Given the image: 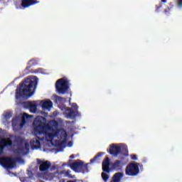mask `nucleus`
Returning <instances> with one entry per match:
<instances>
[{"instance_id":"nucleus-1","label":"nucleus","mask_w":182,"mask_h":182,"mask_svg":"<svg viewBox=\"0 0 182 182\" xmlns=\"http://www.w3.org/2000/svg\"><path fill=\"white\" fill-rule=\"evenodd\" d=\"M47 129L46 119L43 117H37L34 120V135L36 137L30 141L32 149H41V141H43L45 137H39L38 136L46 134Z\"/></svg>"},{"instance_id":"nucleus-2","label":"nucleus","mask_w":182,"mask_h":182,"mask_svg":"<svg viewBox=\"0 0 182 182\" xmlns=\"http://www.w3.org/2000/svg\"><path fill=\"white\" fill-rule=\"evenodd\" d=\"M39 79L34 75H28L23 80V100H27L32 97L38 88Z\"/></svg>"},{"instance_id":"nucleus-3","label":"nucleus","mask_w":182,"mask_h":182,"mask_svg":"<svg viewBox=\"0 0 182 182\" xmlns=\"http://www.w3.org/2000/svg\"><path fill=\"white\" fill-rule=\"evenodd\" d=\"M55 88L60 95H65L69 90V81L65 78L59 79L55 82Z\"/></svg>"},{"instance_id":"nucleus-4","label":"nucleus","mask_w":182,"mask_h":182,"mask_svg":"<svg viewBox=\"0 0 182 182\" xmlns=\"http://www.w3.org/2000/svg\"><path fill=\"white\" fill-rule=\"evenodd\" d=\"M139 172L140 169L139 168V165L134 163L129 164L127 166L125 169L127 176H137Z\"/></svg>"},{"instance_id":"nucleus-5","label":"nucleus","mask_w":182,"mask_h":182,"mask_svg":"<svg viewBox=\"0 0 182 182\" xmlns=\"http://www.w3.org/2000/svg\"><path fill=\"white\" fill-rule=\"evenodd\" d=\"M103 156V152H98L93 159H90V163H87L85 164L84 162H82V166L80 171V173H89V168L87 167L89 164H92L94 162L96 161V160H100V157Z\"/></svg>"},{"instance_id":"nucleus-6","label":"nucleus","mask_w":182,"mask_h":182,"mask_svg":"<svg viewBox=\"0 0 182 182\" xmlns=\"http://www.w3.org/2000/svg\"><path fill=\"white\" fill-rule=\"evenodd\" d=\"M0 164L6 170H11L15 167V162L11 158H1Z\"/></svg>"},{"instance_id":"nucleus-7","label":"nucleus","mask_w":182,"mask_h":182,"mask_svg":"<svg viewBox=\"0 0 182 182\" xmlns=\"http://www.w3.org/2000/svg\"><path fill=\"white\" fill-rule=\"evenodd\" d=\"M23 108L28 109L31 113H36V111L38 110V105L32 101H26L23 102Z\"/></svg>"},{"instance_id":"nucleus-8","label":"nucleus","mask_w":182,"mask_h":182,"mask_svg":"<svg viewBox=\"0 0 182 182\" xmlns=\"http://www.w3.org/2000/svg\"><path fill=\"white\" fill-rule=\"evenodd\" d=\"M122 153V146L116 144H112L109 146V154L112 156H119Z\"/></svg>"},{"instance_id":"nucleus-9","label":"nucleus","mask_w":182,"mask_h":182,"mask_svg":"<svg viewBox=\"0 0 182 182\" xmlns=\"http://www.w3.org/2000/svg\"><path fill=\"white\" fill-rule=\"evenodd\" d=\"M37 163L38 164H40V171H48L50 168V166H52V164L49 161H42L41 159H37Z\"/></svg>"},{"instance_id":"nucleus-10","label":"nucleus","mask_w":182,"mask_h":182,"mask_svg":"<svg viewBox=\"0 0 182 182\" xmlns=\"http://www.w3.org/2000/svg\"><path fill=\"white\" fill-rule=\"evenodd\" d=\"M70 167L73 171H75V173H80V170H82V167H83V161L78 159L77 161L70 164Z\"/></svg>"},{"instance_id":"nucleus-11","label":"nucleus","mask_w":182,"mask_h":182,"mask_svg":"<svg viewBox=\"0 0 182 182\" xmlns=\"http://www.w3.org/2000/svg\"><path fill=\"white\" fill-rule=\"evenodd\" d=\"M60 139H63L62 140H58L55 141V144L57 147H63L65 146V140L68 139V133L66 131L63 130L60 134Z\"/></svg>"},{"instance_id":"nucleus-12","label":"nucleus","mask_w":182,"mask_h":182,"mask_svg":"<svg viewBox=\"0 0 182 182\" xmlns=\"http://www.w3.org/2000/svg\"><path fill=\"white\" fill-rule=\"evenodd\" d=\"M102 171L110 173V159L109 157H106L102 161Z\"/></svg>"},{"instance_id":"nucleus-13","label":"nucleus","mask_w":182,"mask_h":182,"mask_svg":"<svg viewBox=\"0 0 182 182\" xmlns=\"http://www.w3.org/2000/svg\"><path fill=\"white\" fill-rule=\"evenodd\" d=\"M66 112H69V113L66 114L68 119H75L76 116H80V113L78 111H73V109L70 107H67Z\"/></svg>"},{"instance_id":"nucleus-14","label":"nucleus","mask_w":182,"mask_h":182,"mask_svg":"<svg viewBox=\"0 0 182 182\" xmlns=\"http://www.w3.org/2000/svg\"><path fill=\"white\" fill-rule=\"evenodd\" d=\"M12 144V141L9 139H1L0 140V154H2V151L4 150V147H6L8 146H11Z\"/></svg>"},{"instance_id":"nucleus-15","label":"nucleus","mask_w":182,"mask_h":182,"mask_svg":"<svg viewBox=\"0 0 182 182\" xmlns=\"http://www.w3.org/2000/svg\"><path fill=\"white\" fill-rule=\"evenodd\" d=\"M41 105L43 110H49L53 107V102L50 100L41 101Z\"/></svg>"},{"instance_id":"nucleus-16","label":"nucleus","mask_w":182,"mask_h":182,"mask_svg":"<svg viewBox=\"0 0 182 182\" xmlns=\"http://www.w3.org/2000/svg\"><path fill=\"white\" fill-rule=\"evenodd\" d=\"M123 168V161L120 160H116L111 166L112 170H115V171H119Z\"/></svg>"},{"instance_id":"nucleus-17","label":"nucleus","mask_w":182,"mask_h":182,"mask_svg":"<svg viewBox=\"0 0 182 182\" xmlns=\"http://www.w3.org/2000/svg\"><path fill=\"white\" fill-rule=\"evenodd\" d=\"M36 65H38V61L36 59H31L28 62V66L24 70L26 75H29V73H33L32 71H28V69H31L32 66H36Z\"/></svg>"},{"instance_id":"nucleus-18","label":"nucleus","mask_w":182,"mask_h":182,"mask_svg":"<svg viewBox=\"0 0 182 182\" xmlns=\"http://www.w3.org/2000/svg\"><path fill=\"white\" fill-rule=\"evenodd\" d=\"M16 99H22L23 97V84L21 82L16 92Z\"/></svg>"},{"instance_id":"nucleus-19","label":"nucleus","mask_w":182,"mask_h":182,"mask_svg":"<svg viewBox=\"0 0 182 182\" xmlns=\"http://www.w3.org/2000/svg\"><path fill=\"white\" fill-rule=\"evenodd\" d=\"M38 1L36 0H23V8H28V6H32V5H36Z\"/></svg>"},{"instance_id":"nucleus-20","label":"nucleus","mask_w":182,"mask_h":182,"mask_svg":"<svg viewBox=\"0 0 182 182\" xmlns=\"http://www.w3.org/2000/svg\"><path fill=\"white\" fill-rule=\"evenodd\" d=\"M122 177H123V173L118 172L114 173L112 180H114V182H119L122 180Z\"/></svg>"},{"instance_id":"nucleus-21","label":"nucleus","mask_w":182,"mask_h":182,"mask_svg":"<svg viewBox=\"0 0 182 182\" xmlns=\"http://www.w3.org/2000/svg\"><path fill=\"white\" fill-rule=\"evenodd\" d=\"M56 136H58V132H56L55 134H53V133L47 134V137H48L49 140H53L55 137H56Z\"/></svg>"},{"instance_id":"nucleus-22","label":"nucleus","mask_w":182,"mask_h":182,"mask_svg":"<svg viewBox=\"0 0 182 182\" xmlns=\"http://www.w3.org/2000/svg\"><path fill=\"white\" fill-rule=\"evenodd\" d=\"M32 117H33V115H30L26 112H23V124H25V123H26V121L25 120V119H32Z\"/></svg>"},{"instance_id":"nucleus-23","label":"nucleus","mask_w":182,"mask_h":182,"mask_svg":"<svg viewBox=\"0 0 182 182\" xmlns=\"http://www.w3.org/2000/svg\"><path fill=\"white\" fill-rule=\"evenodd\" d=\"M101 176H102V180H104L105 182L109 180V175H107V173L102 172Z\"/></svg>"},{"instance_id":"nucleus-24","label":"nucleus","mask_w":182,"mask_h":182,"mask_svg":"<svg viewBox=\"0 0 182 182\" xmlns=\"http://www.w3.org/2000/svg\"><path fill=\"white\" fill-rule=\"evenodd\" d=\"M121 151H123L124 153H129V149H127V146L126 145L121 146Z\"/></svg>"},{"instance_id":"nucleus-25","label":"nucleus","mask_w":182,"mask_h":182,"mask_svg":"<svg viewBox=\"0 0 182 182\" xmlns=\"http://www.w3.org/2000/svg\"><path fill=\"white\" fill-rule=\"evenodd\" d=\"M64 174H65V177H69L70 178H73V177H72V176H70V170L64 171Z\"/></svg>"},{"instance_id":"nucleus-26","label":"nucleus","mask_w":182,"mask_h":182,"mask_svg":"<svg viewBox=\"0 0 182 182\" xmlns=\"http://www.w3.org/2000/svg\"><path fill=\"white\" fill-rule=\"evenodd\" d=\"M2 122L4 124H5L6 126V124H8V117H4L2 119Z\"/></svg>"},{"instance_id":"nucleus-27","label":"nucleus","mask_w":182,"mask_h":182,"mask_svg":"<svg viewBox=\"0 0 182 182\" xmlns=\"http://www.w3.org/2000/svg\"><path fill=\"white\" fill-rule=\"evenodd\" d=\"M171 11V8H167L166 9L164 10V14L166 15H168V14H170V12Z\"/></svg>"},{"instance_id":"nucleus-28","label":"nucleus","mask_w":182,"mask_h":182,"mask_svg":"<svg viewBox=\"0 0 182 182\" xmlns=\"http://www.w3.org/2000/svg\"><path fill=\"white\" fill-rule=\"evenodd\" d=\"M72 107H73V109H75V110L77 112V109H79V107L77 106V104H76V103H73Z\"/></svg>"},{"instance_id":"nucleus-29","label":"nucleus","mask_w":182,"mask_h":182,"mask_svg":"<svg viewBox=\"0 0 182 182\" xmlns=\"http://www.w3.org/2000/svg\"><path fill=\"white\" fill-rule=\"evenodd\" d=\"M161 6H163L161 4H159L158 6L156 5V11L159 12V9H160V8H161Z\"/></svg>"},{"instance_id":"nucleus-30","label":"nucleus","mask_w":182,"mask_h":182,"mask_svg":"<svg viewBox=\"0 0 182 182\" xmlns=\"http://www.w3.org/2000/svg\"><path fill=\"white\" fill-rule=\"evenodd\" d=\"M131 159L132 160H137V155L136 154L131 155Z\"/></svg>"},{"instance_id":"nucleus-31","label":"nucleus","mask_w":182,"mask_h":182,"mask_svg":"<svg viewBox=\"0 0 182 182\" xmlns=\"http://www.w3.org/2000/svg\"><path fill=\"white\" fill-rule=\"evenodd\" d=\"M56 100H58V102H62V100H63V97L58 96L56 97Z\"/></svg>"},{"instance_id":"nucleus-32","label":"nucleus","mask_w":182,"mask_h":182,"mask_svg":"<svg viewBox=\"0 0 182 182\" xmlns=\"http://www.w3.org/2000/svg\"><path fill=\"white\" fill-rule=\"evenodd\" d=\"M178 6H182V0H178Z\"/></svg>"},{"instance_id":"nucleus-33","label":"nucleus","mask_w":182,"mask_h":182,"mask_svg":"<svg viewBox=\"0 0 182 182\" xmlns=\"http://www.w3.org/2000/svg\"><path fill=\"white\" fill-rule=\"evenodd\" d=\"M73 145V143H72V141H69V142H68V146H69L70 147H72Z\"/></svg>"},{"instance_id":"nucleus-34","label":"nucleus","mask_w":182,"mask_h":182,"mask_svg":"<svg viewBox=\"0 0 182 182\" xmlns=\"http://www.w3.org/2000/svg\"><path fill=\"white\" fill-rule=\"evenodd\" d=\"M70 159H75V154H72L70 156Z\"/></svg>"},{"instance_id":"nucleus-35","label":"nucleus","mask_w":182,"mask_h":182,"mask_svg":"<svg viewBox=\"0 0 182 182\" xmlns=\"http://www.w3.org/2000/svg\"><path fill=\"white\" fill-rule=\"evenodd\" d=\"M161 2H164V4H166V2H167V0H161Z\"/></svg>"},{"instance_id":"nucleus-36","label":"nucleus","mask_w":182,"mask_h":182,"mask_svg":"<svg viewBox=\"0 0 182 182\" xmlns=\"http://www.w3.org/2000/svg\"><path fill=\"white\" fill-rule=\"evenodd\" d=\"M21 122H22V123L23 122V115L21 116Z\"/></svg>"},{"instance_id":"nucleus-37","label":"nucleus","mask_w":182,"mask_h":182,"mask_svg":"<svg viewBox=\"0 0 182 182\" xmlns=\"http://www.w3.org/2000/svg\"><path fill=\"white\" fill-rule=\"evenodd\" d=\"M21 6H23V0L21 1Z\"/></svg>"},{"instance_id":"nucleus-38","label":"nucleus","mask_w":182,"mask_h":182,"mask_svg":"<svg viewBox=\"0 0 182 182\" xmlns=\"http://www.w3.org/2000/svg\"><path fill=\"white\" fill-rule=\"evenodd\" d=\"M28 174H32V171H28Z\"/></svg>"},{"instance_id":"nucleus-39","label":"nucleus","mask_w":182,"mask_h":182,"mask_svg":"<svg viewBox=\"0 0 182 182\" xmlns=\"http://www.w3.org/2000/svg\"><path fill=\"white\" fill-rule=\"evenodd\" d=\"M26 146H28V144H25V148L26 149Z\"/></svg>"},{"instance_id":"nucleus-40","label":"nucleus","mask_w":182,"mask_h":182,"mask_svg":"<svg viewBox=\"0 0 182 182\" xmlns=\"http://www.w3.org/2000/svg\"><path fill=\"white\" fill-rule=\"evenodd\" d=\"M110 182H114V179H112V181H111Z\"/></svg>"},{"instance_id":"nucleus-41","label":"nucleus","mask_w":182,"mask_h":182,"mask_svg":"<svg viewBox=\"0 0 182 182\" xmlns=\"http://www.w3.org/2000/svg\"><path fill=\"white\" fill-rule=\"evenodd\" d=\"M23 154L25 155V154H26V152H23Z\"/></svg>"}]
</instances>
